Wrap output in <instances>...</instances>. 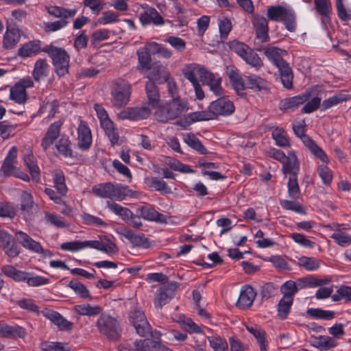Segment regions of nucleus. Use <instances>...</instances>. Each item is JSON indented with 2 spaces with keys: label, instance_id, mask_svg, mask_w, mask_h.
I'll return each instance as SVG.
<instances>
[{
  "label": "nucleus",
  "instance_id": "c85d7f7f",
  "mask_svg": "<svg viewBox=\"0 0 351 351\" xmlns=\"http://www.w3.org/2000/svg\"><path fill=\"white\" fill-rule=\"evenodd\" d=\"M50 71V66L45 58L38 59L34 66L32 75L34 79L39 82L47 77Z\"/></svg>",
  "mask_w": 351,
  "mask_h": 351
},
{
  "label": "nucleus",
  "instance_id": "680f3d73",
  "mask_svg": "<svg viewBox=\"0 0 351 351\" xmlns=\"http://www.w3.org/2000/svg\"><path fill=\"white\" fill-rule=\"evenodd\" d=\"M208 340L214 351H228L227 341L219 336L208 337Z\"/></svg>",
  "mask_w": 351,
  "mask_h": 351
},
{
  "label": "nucleus",
  "instance_id": "f704fd0d",
  "mask_svg": "<svg viewBox=\"0 0 351 351\" xmlns=\"http://www.w3.org/2000/svg\"><path fill=\"white\" fill-rule=\"evenodd\" d=\"M73 311L80 315L93 317L100 315L102 308L98 305L93 306L88 303H84L74 306Z\"/></svg>",
  "mask_w": 351,
  "mask_h": 351
},
{
  "label": "nucleus",
  "instance_id": "ddd939ff",
  "mask_svg": "<svg viewBox=\"0 0 351 351\" xmlns=\"http://www.w3.org/2000/svg\"><path fill=\"white\" fill-rule=\"evenodd\" d=\"M77 132V147L83 151L88 150L92 144V134L87 123L79 119Z\"/></svg>",
  "mask_w": 351,
  "mask_h": 351
},
{
  "label": "nucleus",
  "instance_id": "f3484780",
  "mask_svg": "<svg viewBox=\"0 0 351 351\" xmlns=\"http://www.w3.org/2000/svg\"><path fill=\"white\" fill-rule=\"evenodd\" d=\"M42 314L60 330H71L73 328V324L56 311L45 309L42 311Z\"/></svg>",
  "mask_w": 351,
  "mask_h": 351
},
{
  "label": "nucleus",
  "instance_id": "cd10ccee",
  "mask_svg": "<svg viewBox=\"0 0 351 351\" xmlns=\"http://www.w3.org/2000/svg\"><path fill=\"white\" fill-rule=\"evenodd\" d=\"M256 293L251 286L246 285L241 289L239 298L237 302L238 307L246 308L252 306Z\"/></svg>",
  "mask_w": 351,
  "mask_h": 351
},
{
  "label": "nucleus",
  "instance_id": "2f4dec72",
  "mask_svg": "<svg viewBox=\"0 0 351 351\" xmlns=\"http://www.w3.org/2000/svg\"><path fill=\"white\" fill-rule=\"evenodd\" d=\"M322 263L317 258L302 256L298 258L297 265L307 271H314L319 269Z\"/></svg>",
  "mask_w": 351,
  "mask_h": 351
},
{
  "label": "nucleus",
  "instance_id": "4d7b16f0",
  "mask_svg": "<svg viewBox=\"0 0 351 351\" xmlns=\"http://www.w3.org/2000/svg\"><path fill=\"white\" fill-rule=\"evenodd\" d=\"M148 182L149 186L154 188L156 191H159L162 194L171 193V188L163 180L159 179L156 177H152L148 179Z\"/></svg>",
  "mask_w": 351,
  "mask_h": 351
},
{
  "label": "nucleus",
  "instance_id": "49530a36",
  "mask_svg": "<svg viewBox=\"0 0 351 351\" xmlns=\"http://www.w3.org/2000/svg\"><path fill=\"white\" fill-rule=\"evenodd\" d=\"M0 247L3 250L5 254H6L10 258H14L17 257L21 253V248L16 243L14 238L12 237L11 239L8 240Z\"/></svg>",
  "mask_w": 351,
  "mask_h": 351
},
{
  "label": "nucleus",
  "instance_id": "dca6fc26",
  "mask_svg": "<svg viewBox=\"0 0 351 351\" xmlns=\"http://www.w3.org/2000/svg\"><path fill=\"white\" fill-rule=\"evenodd\" d=\"M207 72L208 71L199 64H190L184 68L183 74L192 84H196L199 82V79L204 80Z\"/></svg>",
  "mask_w": 351,
  "mask_h": 351
},
{
  "label": "nucleus",
  "instance_id": "c03bdc74",
  "mask_svg": "<svg viewBox=\"0 0 351 351\" xmlns=\"http://www.w3.org/2000/svg\"><path fill=\"white\" fill-rule=\"evenodd\" d=\"M1 270L5 276L13 279L15 281L21 282L25 280L26 272L18 270L12 265H4L1 267Z\"/></svg>",
  "mask_w": 351,
  "mask_h": 351
},
{
  "label": "nucleus",
  "instance_id": "473e14b6",
  "mask_svg": "<svg viewBox=\"0 0 351 351\" xmlns=\"http://www.w3.org/2000/svg\"><path fill=\"white\" fill-rule=\"evenodd\" d=\"M145 90L148 99V107L157 108L160 102V95L155 83L148 81L145 84Z\"/></svg>",
  "mask_w": 351,
  "mask_h": 351
},
{
  "label": "nucleus",
  "instance_id": "bb28decb",
  "mask_svg": "<svg viewBox=\"0 0 351 351\" xmlns=\"http://www.w3.org/2000/svg\"><path fill=\"white\" fill-rule=\"evenodd\" d=\"M25 330L18 325H8L4 322H0V337H19L26 336Z\"/></svg>",
  "mask_w": 351,
  "mask_h": 351
},
{
  "label": "nucleus",
  "instance_id": "864d4df0",
  "mask_svg": "<svg viewBox=\"0 0 351 351\" xmlns=\"http://www.w3.org/2000/svg\"><path fill=\"white\" fill-rule=\"evenodd\" d=\"M293 302V298H286L283 296L280 300L278 304V315L280 319H285L287 318L288 314L291 311Z\"/></svg>",
  "mask_w": 351,
  "mask_h": 351
},
{
  "label": "nucleus",
  "instance_id": "bf43d9fd",
  "mask_svg": "<svg viewBox=\"0 0 351 351\" xmlns=\"http://www.w3.org/2000/svg\"><path fill=\"white\" fill-rule=\"evenodd\" d=\"M18 124L12 121H0V136L3 139H8L18 127Z\"/></svg>",
  "mask_w": 351,
  "mask_h": 351
},
{
  "label": "nucleus",
  "instance_id": "f8f14e48",
  "mask_svg": "<svg viewBox=\"0 0 351 351\" xmlns=\"http://www.w3.org/2000/svg\"><path fill=\"white\" fill-rule=\"evenodd\" d=\"M177 288V283L174 282L162 285L157 290L154 302L155 306L161 308L167 304L174 296Z\"/></svg>",
  "mask_w": 351,
  "mask_h": 351
},
{
  "label": "nucleus",
  "instance_id": "4c0bfd02",
  "mask_svg": "<svg viewBox=\"0 0 351 351\" xmlns=\"http://www.w3.org/2000/svg\"><path fill=\"white\" fill-rule=\"evenodd\" d=\"M291 9L282 5H272L267 8V16L269 19L274 21H281Z\"/></svg>",
  "mask_w": 351,
  "mask_h": 351
},
{
  "label": "nucleus",
  "instance_id": "8fccbe9b",
  "mask_svg": "<svg viewBox=\"0 0 351 351\" xmlns=\"http://www.w3.org/2000/svg\"><path fill=\"white\" fill-rule=\"evenodd\" d=\"M246 85L249 88L254 90H263L267 88V82L256 75H250L247 77Z\"/></svg>",
  "mask_w": 351,
  "mask_h": 351
},
{
  "label": "nucleus",
  "instance_id": "ea45409f",
  "mask_svg": "<svg viewBox=\"0 0 351 351\" xmlns=\"http://www.w3.org/2000/svg\"><path fill=\"white\" fill-rule=\"evenodd\" d=\"M56 147L61 155L67 158L72 157L73 150L71 148V142L66 135H62L56 144Z\"/></svg>",
  "mask_w": 351,
  "mask_h": 351
},
{
  "label": "nucleus",
  "instance_id": "69168bd1",
  "mask_svg": "<svg viewBox=\"0 0 351 351\" xmlns=\"http://www.w3.org/2000/svg\"><path fill=\"white\" fill-rule=\"evenodd\" d=\"M99 251L112 255L118 252V247L116 244L110 239L105 237L100 240Z\"/></svg>",
  "mask_w": 351,
  "mask_h": 351
},
{
  "label": "nucleus",
  "instance_id": "6e6552de",
  "mask_svg": "<svg viewBox=\"0 0 351 351\" xmlns=\"http://www.w3.org/2000/svg\"><path fill=\"white\" fill-rule=\"evenodd\" d=\"M99 331L109 338L117 337L119 332V324L117 319L108 314H101L97 322Z\"/></svg>",
  "mask_w": 351,
  "mask_h": 351
},
{
  "label": "nucleus",
  "instance_id": "423d86ee",
  "mask_svg": "<svg viewBox=\"0 0 351 351\" xmlns=\"http://www.w3.org/2000/svg\"><path fill=\"white\" fill-rule=\"evenodd\" d=\"M213 119H216L218 116H229L232 114L235 110L233 102L227 97H220L213 101L208 106Z\"/></svg>",
  "mask_w": 351,
  "mask_h": 351
},
{
  "label": "nucleus",
  "instance_id": "603ef678",
  "mask_svg": "<svg viewBox=\"0 0 351 351\" xmlns=\"http://www.w3.org/2000/svg\"><path fill=\"white\" fill-rule=\"evenodd\" d=\"M306 313L311 317L324 320H330L334 318L335 313L329 310H323L319 308H311L306 311Z\"/></svg>",
  "mask_w": 351,
  "mask_h": 351
},
{
  "label": "nucleus",
  "instance_id": "9b49d317",
  "mask_svg": "<svg viewBox=\"0 0 351 351\" xmlns=\"http://www.w3.org/2000/svg\"><path fill=\"white\" fill-rule=\"evenodd\" d=\"M145 77L149 79V81L158 83H164L170 77V73L168 69L160 62L154 61L149 67L146 73H143Z\"/></svg>",
  "mask_w": 351,
  "mask_h": 351
},
{
  "label": "nucleus",
  "instance_id": "f03ea898",
  "mask_svg": "<svg viewBox=\"0 0 351 351\" xmlns=\"http://www.w3.org/2000/svg\"><path fill=\"white\" fill-rule=\"evenodd\" d=\"M43 51L47 53L51 59L54 71L59 77H63L68 73L70 56L64 49L50 44L43 48Z\"/></svg>",
  "mask_w": 351,
  "mask_h": 351
},
{
  "label": "nucleus",
  "instance_id": "aec40b11",
  "mask_svg": "<svg viewBox=\"0 0 351 351\" xmlns=\"http://www.w3.org/2000/svg\"><path fill=\"white\" fill-rule=\"evenodd\" d=\"M136 213L147 221L162 223H166L167 222V217L164 215L158 213L154 206L150 204H147L138 208Z\"/></svg>",
  "mask_w": 351,
  "mask_h": 351
},
{
  "label": "nucleus",
  "instance_id": "a878e982",
  "mask_svg": "<svg viewBox=\"0 0 351 351\" xmlns=\"http://www.w3.org/2000/svg\"><path fill=\"white\" fill-rule=\"evenodd\" d=\"M213 119L210 109L204 111L195 112L188 114L184 119L177 121V123L183 128H186L193 122L208 121Z\"/></svg>",
  "mask_w": 351,
  "mask_h": 351
},
{
  "label": "nucleus",
  "instance_id": "13d9d810",
  "mask_svg": "<svg viewBox=\"0 0 351 351\" xmlns=\"http://www.w3.org/2000/svg\"><path fill=\"white\" fill-rule=\"evenodd\" d=\"M112 184L111 183H103L95 185L93 187V192L97 196L102 198H110L112 197Z\"/></svg>",
  "mask_w": 351,
  "mask_h": 351
},
{
  "label": "nucleus",
  "instance_id": "b1692460",
  "mask_svg": "<svg viewBox=\"0 0 351 351\" xmlns=\"http://www.w3.org/2000/svg\"><path fill=\"white\" fill-rule=\"evenodd\" d=\"M62 123V121L58 120L49 125L41 143V146L45 150L47 149L58 138Z\"/></svg>",
  "mask_w": 351,
  "mask_h": 351
},
{
  "label": "nucleus",
  "instance_id": "c9c22d12",
  "mask_svg": "<svg viewBox=\"0 0 351 351\" xmlns=\"http://www.w3.org/2000/svg\"><path fill=\"white\" fill-rule=\"evenodd\" d=\"M308 96V94H301L295 97L285 98L281 100L280 108L282 110L293 109L306 101Z\"/></svg>",
  "mask_w": 351,
  "mask_h": 351
},
{
  "label": "nucleus",
  "instance_id": "de8ad7c7",
  "mask_svg": "<svg viewBox=\"0 0 351 351\" xmlns=\"http://www.w3.org/2000/svg\"><path fill=\"white\" fill-rule=\"evenodd\" d=\"M246 329L254 336L259 343L261 351H267V343L265 341V332L257 326H246Z\"/></svg>",
  "mask_w": 351,
  "mask_h": 351
},
{
  "label": "nucleus",
  "instance_id": "7c9ffc66",
  "mask_svg": "<svg viewBox=\"0 0 351 351\" xmlns=\"http://www.w3.org/2000/svg\"><path fill=\"white\" fill-rule=\"evenodd\" d=\"M136 56L138 58L137 71L141 74L146 73L149 67L154 62H152L151 55L141 47L136 51Z\"/></svg>",
  "mask_w": 351,
  "mask_h": 351
},
{
  "label": "nucleus",
  "instance_id": "f257e3e1",
  "mask_svg": "<svg viewBox=\"0 0 351 351\" xmlns=\"http://www.w3.org/2000/svg\"><path fill=\"white\" fill-rule=\"evenodd\" d=\"M264 53L278 68L283 86L287 89L292 88L293 79L292 69L283 59V57L287 54V51L276 47H268L264 49Z\"/></svg>",
  "mask_w": 351,
  "mask_h": 351
},
{
  "label": "nucleus",
  "instance_id": "4468645a",
  "mask_svg": "<svg viewBox=\"0 0 351 351\" xmlns=\"http://www.w3.org/2000/svg\"><path fill=\"white\" fill-rule=\"evenodd\" d=\"M151 114V109L148 106H136L127 108L118 114L120 119H130L138 121L147 119Z\"/></svg>",
  "mask_w": 351,
  "mask_h": 351
},
{
  "label": "nucleus",
  "instance_id": "774afa93",
  "mask_svg": "<svg viewBox=\"0 0 351 351\" xmlns=\"http://www.w3.org/2000/svg\"><path fill=\"white\" fill-rule=\"evenodd\" d=\"M43 351H70L71 348L67 343L61 342H45L42 344Z\"/></svg>",
  "mask_w": 351,
  "mask_h": 351
},
{
  "label": "nucleus",
  "instance_id": "0eeeda50",
  "mask_svg": "<svg viewBox=\"0 0 351 351\" xmlns=\"http://www.w3.org/2000/svg\"><path fill=\"white\" fill-rule=\"evenodd\" d=\"M130 320L140 336L145 337L151 332V326L144 313L139 308L135 307L130 312Z\"/></svg>",
  "mask_w": 351,
  "mask_h": 351
},
{
  "label": "nucleus",
  "instance_id": "58836bf2",
  "mask_svg": "<svg viewBox=\"0 0 351 351\" xmlns=\"http://www.w3.org/2000/svg\"><path fill=\"white\" fill-rule=\"evenodd\" d=\"M101 128L110 139L112 145H115L119 141V134L114 123L109 119L100 121Z\"/></svg>",
  "mask_w": 351,
  "mask_h": 351
},
{
  "label": "nucleus",
  "instance_id": "09e8293b",
  "mask_svg": "<svg viewBox=\"0 0 351 351\" xmlns=\"http://www.w3.org/2000/svg\"><path fill=\"white\" fill-rule=\"evenodd\" d=\"M10 99L19 104H23L27 99V93L23 88L15 84L10 90Z\"/></svg>",
  "mask_w": 351,
  "mask_h": 351
},
{
  "label": "nucleus",
  "instance_id": "4be33fe9",
  "mask_svg": "<svg viewBox=\"0 0 351 351\" xmlns=\"http://www.w3.org/2000/svg\"><path fill=\"white\" fill-rule=\"evenodd\" d=\"M282 171L284 174L289 173L290 176L298 175L300 172V162L294 151H289L286 160L282 162Z\"/></svg>",
  "mask_w": 351,
  "mask_h": 351
},
{
  "label": "nucleus",
  "instance_id": "393cba45",
  "mask_svg": "<svg viewBox=\"0 0 351 351\" xmlns=\"http://www.w3.org/2000/svg\"><path fill=\"white\" fill-rule=\"evenodd\" d=\"M21 39V31L18 27H7L3 34L2 45L4 49L14 48Z\"/></svg>",
  "mask_w": 351,
  "mask_h": 351
},
{
  "label": "nucleus",
  "instance_id": "0e129e2a",
  "mask_svg": "<svg viewBox=\"0 0 351 351\" xmlns=\"http://www.w3.org/2000/svg\"><path fill=\"white\" fill-rule=\"evenodd\" d=\"M317 167V173L319 176L322 178L323 183L325 185H330L333 178L332 172L327 166V164L322 162Z\"/></svg>",
  "mask_w": 351,
  "mask_h": 351
},
{
  "label": "nucleus",
  "instance_id": "6e6d98bb",
  "mask_svg": "<svg viewBox=\"0 0 351 351\" xmlns=\"http://www.w3.org/2000/svg\"><path fill=\"white\" fill-rule=\"evenodd\" d=\"M330 238L342 247L351 244V235L339 228L334 230V232L330 235Z\"/></svg>",
  "mask_w": 351,
  "mask_h": 351
},
{
  "label": "nucleus",
  "instance_id": "a19ab883",
  "mask_svg": "<svg viewBox=\"0 0 351 351\" xmlns=\"http://www.w3.org/2000/svg\"><path fill=\"white\" fill-rule=\"evenodd\" d=\"M107 207L110 211L119 216L125 221H129L130 217H132V212L129 208L115 202L108 201Z\"/></svg>",
  "mask_w": 351,
  "mask_h": 351
},
{
  "label": "nucleus",
  "instance_id": "1a4fd4ad",
  "mask_svg": "<svg viewBox=\"0 0 351 351\" xmlns=\"http://www.w3.org/2000/svg\"><path fill=\"white\" fill-rule=\"evenodd\" d=\"M15 236L19 243L25 249L36 254H42L44 256L49 255V251L45 250L39 242L33 239L26 232L16 230Z\"/></svg>",
  "mask_w": 351,
  "mask_h": 351
},
{
  "label": "nucleus",
  "instance_id": "39448f33",
  "mask_svg": "<svg viewBox=\"0 0 351 351\" xmlns=\"http://www.w3.org/2000/svg\"><path fill=\"white\" fill-rule=\"evenodd\" d=\"M294 133L300 137L304 145L308 148L310 152L322 162L329 163L330 160L326 153L308 136L304 134V125L303 123L293 125Z\"/></svg>",
  "mask_w": 351,
  "mask_h": 351
},
{
  "label": "nucleus",
  "instance_id": "c756f323",
  "mask_svg": "<svg viewBox=\"0 0 351 351\" xmlns=\"http://www.w3.org/2000/svg\"><path fill=\"white\" fill-rule=\"evenodd\" d=\"M337 340L330 336L319 335L315 337L312 345L321 351H327L337 346Z\"/></svg>",
  "mask_w": 351,
  "mask_h": 351
},
{
  "label": "nucleus",
  "instance_id": "3c124183",
  "mask_svg": "<svg viewBox=\"0 0 351 351\" xmlns=\"http://www.w3.org/2000/svg\"><path fill=\"white\" fill-rule=\"evenodd\" d=\"M272 138L276 144L282 147H289L291 146L287 133L282 128H276L272 132Z\"/></svg>",
  "mask_w": 351,
  "mask_h": 351
},
{
  "label": "nucleus",
  "instance_id": "9d476101",
  "mask_svg": "<svg viewBox=\"0 0 351 351\" xmlns=\"http://www.w3.org/2000/svg\"><path fill=\"white\" fill-rule=\"evenodd\" d=\"M145 77L149 79V81L158 83H164L170 77V73L168 69L160 62L154 61L149 67L146 73H143Z\"/></svg>",
  "mask_w": 351,
  "mask_h": 351
},
{
  "label": "nucleus",
  "instance_id": "20e7f679",
  "mask_svg": "<svg viewBox=\"0 0 351 351\" xmlns=\"http://www.w3.org/2000/svg\"><path fill=\"white\" fill-rule=\"evenodd\" d=\"M132 93L131 84L123 79L116 80L111 88L112 102L117 108H122L128 104Z\"/></svg>",
  "mask_w": 351,
  "mask_h": 351
},
{
  "label": "nucleus",
  "instance_id": "338daca9",
  "mask_svg": "<svg viewBox=\"0 0 351 351\" xmlns=\"http://www.w3.org/2000/svg\"><path fill=\"white\" fill-rule=\"evenodd\" d=\"M242 59L247 64L257 69L261 68L263 64L261 58L252 49H250Z\"/></svg>",
  "mask_w": 351,
  "mask_h": 351
},
{
  "label": "nucleus",
  "instance_id": "412c9836",
  "mask_svg": "<svg viewBox=\"0 0 351 351\" xmlns=\"http://www.w3.org/2000/svg\"><path fill=\"white\" fill-rule=\"evenodd\" d=\"M252 24L256 31L257 39L261 43L267 42L269 39L268 34V23L267 19L261 16H255L252 19Z\"/></svg>",
  "mask_w": 351,
  "mask_h": 351
},
{
  "label": "nucleus",
  "instance_id": "052dcab7",
  "mask_svg": "<svg viewBox=\"0 0 351 351\" xmlns=\"http://www.w3.org/2000/svg\"><path fill=\"white\" fill-rule=\"evenodd\" d=\"M119 21V14L113 10L105 11L97 19V24L106 25L110 23H115Z\"/></svg>",
  "mask_w": 351,
  "mask_h": 351
},
{
  "label": "nucleus",
  "instance_id": "5701e85b",
  "mask_svg": "<svg viewBox=\"0 0 351 351\" xmlns=\"http://www.w3.org/2000/svg\"><path fill=\"white\" fill-rule=\"evenodd\" d=\"M330 282V279L318 278L314 276L308 275L305 277L300 278L296 280L298 291L306 288H315L327 285Z\"/></svg>",
  "mask_w": 351,
  "mask_h": 351
},
{
  "label": "nucleus",
  "instance_id": "a18cd8bd",
  "mask_svg": "<svg viewBox=\"0 0 351 351\" xmlns=\"http://www.w3.org/2000/svg\"><path fill=\"white\" fill-rule=\"evenodd\" d=\"M134 192L126 186L123 185H113L112 189L111 199H114L118 201H122L127 197H134Z\"/></svg>",
  "mask_w": 351,
  "mask_h": 351
},
{
  "label": "nucleus",
  "instance_id": "a211bd4d",
  "mask_svg": "<svg viewBox=\"0 0 351 351\" xmlns=\"http://www.w3.org/2000/svg\"><path fill=\"white\" fill-rule=\"evenodd\" d=\"M41 45L40 40H29L21 45L17 50V56L22 58L35 56L43 51Z\"/></svg>",
  "mask_w": 351,
  "mask_h": 351
},
{
  "label": "nucleus",
  "instance_id": "7ed1b4c3",
  "mask_svg": "<svg viewBox=\"0 0 351 351\" xmlns=\"http://www.w3.org/2000/svg\"><path fill=\"white\" fill-rule=\"evenodd\" d=\"M189 110L188 104L180 98L172 99V101L160 107L156 112V119L162 122L176 119Z\"/></svg>",
  "mask_w": 351,
  "mask_h": 351
},
{
  "label": "nucleus",
  "instance_id": "e2e57ef3",
  "mask_svg": "<svg viewBox=\"0 0 351 351\" xmlns=\"http://www.w3.org/2000/svg\"><path fill=\"white\" fill-rule=\"evenodd\" d=\"M297 177L298 175L290 176L287 184L289 195L294 199H298L300 195Z\"/></svg>",
  "mask_w": 351,
  "mask_h": 351
},
{
  "label": "nucleus",
  "instance_id": "2eb2a0df",
  "mask_svg": "<svg viewBox=\"0 0 351 351\" xmlns=\"http://www.w3.org/2000/svg\"><path fill=\"white\" fill-rule=\"evenodd\" d=\"M139 20L143 26L153 24L156 26H162L165 20L162 15L154 8L146 5L145 10L140 14Z\"/></svg>",
  "mask_w": 351,
  "mask_h": 351
},
{
  "label": "nucleus",
  "instance_id": "5fc2aeb1",
  "mask_svg": "<svg viewBox=\"0 0 351 351\" xmlns=\"http://www.w3.org/2000/svg\"><path fill=\"white\" fill-rule=\"evenodd\" d=\"M184 141L193 149L201 154H206L207 149L202 145L201 141L193 134H189L184 137Z\"/></svg>",
  "mask_w": 351,
  "mask_h": 351
},
{
  "label": "nucleus",
  "instance_id": "37998d69",
  "mask_svg": "<svg viewBox=\"0 0 351 351\" xmlns=\"http://www.w3.org/2000/svg\"><path fill=\"white\" fill-rule=\"evenodd\" d=\"M137 346L142 348V351H173L160 342L149 339L140 340Z\"/></svg>",
  "mask_w": 351,
  "mask_h": 351
},
{
  "label": "nucleus",
  "instance_id": "79ce46f5",
  "mask_svg": "<svg viewBox=\"0 0 351 351\" xmlns=\"http://www.w3.org/2000/svg\"><path fill=\"white\" fill-rule=\"evenodd\" d=\"M47 9L49 14L57 18H63L64 20L68 18H73L77 13L76 9H66L59 6L51 5L47 7Z\"/></svg>",
  "mask_w": 351,
  "mask_h": 351
},
{
  "label": "nucleus",
  "instance_id": "6ab92c4d",
  "mask_svg": "<svg viewBox=\"0 0 351 351\" xmlns=\"http://www.w3.org/2000/svg\"><path fill=\"white\" fill-rule=\"evenodd\" d=\"M23 154L24 163L29 169L32 180L35 182H38L40 180V171L30 147H24Z\"/></svg>",
  "mask_w": 351,
  "mask_h": 351
},
{
  "label": "nucleus",
  "instance_id": "e433bc0d",
  "mask_svg": "<svg viewBox=\"0 0 351 351\" xmlns=\"http://www.w3.org/2000/svg\"><path fill=\"white\" fill-rule=\"evenodd\" d=\"M51 176L53 178V187L58 193L66 195L68 189L65 183V177L63 171L61 169H55L51 172Z\"/></svg>",
  "mask_w": 351,
  "mask_h": 351
},
{
  "label": "nucleus",
  "instance_id": "72a5a7b5",
  "mask_svg": "<svg viewBox=\"0 0 351 351\" xmlns=\"http://www.w3.org/2000/svg\"><path fill=\"white\" fill-rule=\"evenodd\" d=\"M204 80L214 94L217 96L223 95V89L221 87L222 80L221 77L208 71Z\"/></svg>",
  "mask_w": 351,
  "mask_h": 351
}]
</instances>
